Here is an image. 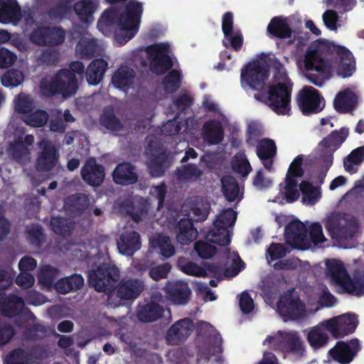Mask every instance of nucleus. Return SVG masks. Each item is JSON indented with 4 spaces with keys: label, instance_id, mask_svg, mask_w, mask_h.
<instances>
[{
    "label": "nucleus",
    "instance_id": "obj_63",
    "mask_svg": "<svg viewBox=\"0 0 364 364\" xmlns=\"http://www.w3.org/2000/svg\"><path fill=\"white\" fill-rule=\"evenodd\" d=\"M48 30L49 27H38L30 33V41L38 46H47Z\"/></svg>",
    "mask_w": 364,
    "mask_h": 364
},
{
    "label": "nucleus",
    "instance_id": "obj_47",
    "mask_svg": "<svg viewBox=\"0 0 364 364\" xmlns=\"http://www.w3.org/2000/svg\"><path fill=\"white\" fill-rule=\"evenodd\" d=\"M73 7L82 21L89 23L93 21L92 14L97 9L95 1H76Z\"/></svg>",
    "mask_w": 364,
    "mask_h": 364
},
{
    "label": "nucleus",
    "instance_id": "obj_56",
    "mask_svg": "<svg viewBox=\"0 0 364 364\" xmlns=\"http://www.w3.org/2000/svg\"><path fill=\"white\" fill-rule=\"evenodd\" d=\"M181 75L178 70H173L164 78L163 86L166 92H173L181 86Z\"/></svg>",
    "mask_w": 364,
    "mask_h": 364
},
{
    "label": "nucleus",
    "instance_id": "obj_14",
    "mask_svg": "<svg viewBox=\"0 0 364 364\" xmlns=\"http://www.w3.org/2000/svg\"><path fill=\"white\" fill-rule=\"evenodd\" d=\"M297 103L304 114L318 113L324 107L323 99L318 91L311 86H306L299 91Z\"/></svg>",
    "mask_w": 364,
    "mask_h": 364
},
{
    "label": "nucleus",
    "instance_id": "obj_15",
    "mask_svg": "<svg viewBox=\"0 0 364 364\" xmlns=\"http://www.w3.org/2000/svg\"><path fill=\"white\" fill-rule=\"evenodd\" d=\"M146 156L151 175L153 177L161 176L170 164L168 156L156 143L149 144L146 149Z\"/></svg>",
    "mask_w": 364,
    "mask_h": 364
},
{
    "label": "nucleus",
    "instance_id": "obj_25",
    "mask_svg": "<svg viewBox=\"0 0 364 364\" xmlns=\"http://www.w3.org/2000/svg\"><path fill=\"white\" fill-rule=\"evenodd\" d=\"M193 331V323L189 318L175 322L168 330L166 341L171 345H178L185 341Z\"/></svg>",
    "mask_w": 364,
    "mask_h": 364
},
{
    "label": "nucleus",
    "instance_id": "obj_5",
    "mask_svg": "<svg viewBox=\"0 0 364 364\" xmlns=\"http://www.w3.org/2000/svg\"><path fill=\"white\" fill-rule=\"evenodd\" d=\"M326 278L331 284L338 288V291L357 296L364 293V283L353 280L341 261L334 259L326 260Z\"/></svg>",
    "mask_w": 364,
    "mask_h": 364
},
{
    "label": "nucleus",
    "instance_id": "obj_30",
    "mask_svg": "<svg viewBox=\"0 0 364 364\" xmlns=\"http://www.w3.org/2000/svg\"><path fill=\"white\" fill-rule=\"evenodd\" d=\"M357 104V95L353 87L338 92L333 101L335 109L340 112L351 111Z\"/></svg>",
    "mask_w": 364,
    "mask_h": 364
},
{
    "label": "nucleus",
    "instance_id": "obj_53",
    "mask_svg": "<svg viewBox=\"0 0 364 364\" xmlns=\"http://www.w3.org/2000/svg\"><path fill=\"white\" fill-rule=\"evenodd\" d=\"M100 123L104 127L116 134L123 129V125L115 117L112 111L105 112L100 117Z\"/></svg>",
    "mask_w": 364,
    "mask_h": 364
},
{
    "label": "nucleus",
    "instance_id": "obj_40",
    "mask_svg": "<svg viewBox=\"0 0 364 364\" xmlns=\"http://www.w3.org/2000/svg\"><path fill=\"white\" fill-rule=\"evenodd\" d=\"M267 31L279 38H290L292 33L287 18L282 17L273 18L267 26Z\"/></svg>",
    "mask_w": 364,
    "mask_h": 364
},
{
    "label": "nucleus",
    "instance_id": "obj_36",
    "mask_svg": "<svg viewBox=\"0 0 364 364\" xmlns=\"http://www.w3.org/2000/svg\"><path fill=\"white\" fill-rule=\"evenodd\" d=\"M203 136L209 144H216L220 142L223 136L221 122L213 120L206 122L203 125Z\"/></svg>",
    "mask_w": 364,
    "mask_h": 364
},
{
    "label": "nucleus",
    "instance_id": "obj_31",
    "mask_svg": "<svg viewBox=\"0 0 364 364\" xmlns=\"http://www.w3.org/2000/svg\"><path fill=\"white\" fill-rule=\"evenodd\" d=\"M222 193L228 202L239 203L243 198V191L236 180L231 176H225L221 179Z\"/></svg>",
    "mask_w": 364,
    "mask_h": 364
},
{
    "label": "nucleus",
    "instance_id": "obj_6",
    "mask_svg": "<svg viewBox=\"0 0 364 364\" xmlns=\"http://www.w3.org/2000/svg\"><path fill=\"white\" fill-rule=\"evenodd\" d=\"M263 345L296 357L302 356L304 353V343L296 331H279L268 336L263 341Z\"/></svg>",
    "mask_w": 364,
    "mask_h": 364
},
{
    "label": "nucleus",
    "instance_id": "obj_58",
    "mask_svg": "<svg viewBox=\"0 0 364 364\" xmlns=\"http://www.w3.org/2000/svg\"><path fill=\"white\" fill-rule=\"evenodd\" d=\"M272 65L274 70L275 85H292L287 76L286 69L277 59H273Z\"/></svg>",
    "mask_w": 364,
    "mask_h": 364
},
{
    "label": "nucleus",
    "instance_id": "obj_43",
    "mask_svg": "<svg viewBox=\"0 0 364 364\" xmlns=\"http://www.w3.org/2000/svg\"><path fill=\"white\" fill-rule=\"evenodd\" d=\"M203 175V171L196 164H188L177 169L176 177L182 182H193L198 180Z\"/></svg>",
    "mask_w": 364,
    "mask_h": 364
},
{
    "label": "nucleus",
    "instance_id": "obj_23",
    "mask_svg": "<svg viewBox=\"0 0 364 364\" xmlns=\"http://www.w3.org/2000/svg\"><path fill=\"white\" fill-rule=\"evenodd\" d=\"M222 29L224 34L223 44L225 47H232L239 50L242 44V36L239 30L233 29V15L231 12L225 13L223 16Z\"/></svg>",
    "mask_w": 364,
    "mask_h": 364
},
{
    "label": "nucleus",
    "instance_id": "obj_55",
    "mask_svg": "<svg viewBox=\"0 0 364 364\" xmlns=\"http://www.w3.org/2000/svg\"><path fill=\"white\" fill-rule=\"evenodd\" d=\"M232 168L235 171L246 176L251 171V166L242 152L237 154L232 161Z\"/></svg>",
    "mask_w": 364,
    "mask_h": 364
},
{
    "label": "nucleus",
    "instance_id": "obj_54",
    "mask_svg": "<svg viewBox=\"0 0 364 364\" xmlns=\"http://www.w3.org/2000/svg\"><path fill=\"white\" fill-rule=\"evenodd\" d=\"M15 110L22 114L23 116L27 115L34 109L33 100L28 95L20 94L15 100Z\"/></svg>",
    "mask_w": 364,
    "mask_h": 364
},
{
    "label": "nucleus",
    "instance_id": "obj_12",
    "mask_svg": "<svg viewBox=\"0 0 364 364\" xmlns=\"http://www.w3.org/2000/svg\"><path fill=\"white\" fill-rule=\"evenodd\" d=\"M268 70L264 63L255 61L249 63L241 72V85L243 88L261 90L266 85Z\"/></svg>",
    "mask_w": 364,
    "mask_h": 364
},
{
    "label": "nucleus",
    "instance_id": "obj_42",
    "mask_svg": "<svg viewBox=\"0 0 364 364\" xmlns=\"http://www.w3.org/2000/svg\"><path fill=\"white\" fill-rule=\"evenodd\" d=\"M364 161V146H360L353 149L344 159L343 166L350 173L357 172V167Z\"/></svg>",
    "mask_w": 364,
    "mask_h": 364
},
{
    "label": "nucleus",
    "instance_id": "obj_52",
    "mask_svg": "<svg viewBox=\"0 0 364 364\" xmlns=\"http://www.w3.org/2000/svg\"><path fill=\"white\" fill-rule=\"evenodd\" d=\"M306 239L310 242L309 249L312 247L322 244L326 241L322 227L318 223H314L306 229Z\"/></svg>",
    "mask_w": 364,
    "mask_h": 364
},
{
    "label": "nucleus",
    "instance_id": "obj_38",
    "mask_svg": "<svg viewBox=\"0 0 364 364\" xmlns=\"http://www.w3.org/2000/svg\"><path fill=\"white\" fill-rule=\"evenodd\" d=\"M277 151L274 141L264 139L262 140L257 148V154L262 161L266 168L269 169L272 166V158L275 155Z\"/></svg>",
    "mask_w": 364,
    "mask_h": 364
},
{
    "label": "nucleus",
    "instance_id": "obj_64",
    "mask_svg": "<svg viewBox=\"0 0 364 364\" xmlns=\"http://www.w3.org/2000/svg\"><path fill=\"white\" fill-rule=\"evenodd\" d=\"M28 361L27 353L23 350L16 349L6 357L5 364H27Z\"/></svg>",
    "mask_w": 364,
    "mask_h": 364
},
{
    "label": "nucleus",
    "instance_id": "obj_27",
    "mask_svg": "<svg viewBox=\"0 0 364 364\" xmlns=\"http://www.w3.org/2000/svg\"><path fill=\"white\" fill-rule=\"evenodd\" d=\"M168 299L174 304L184 305L188 303L191 291L187 283L176 281L168 282L164 287Z\"/></svg>",
    "mask_w": 364,
    "mask_h": 364
},
{
    "label": "nucleus",
    "instance_id": "obj_61",
    "mask_svg": "<svg viewBox=\"0 0 364 364\" xmlns=\"http://www.w3.org/2000/svg\"><path fill=\"white\" fill-rule=\"evenodd\" d=\"M206 242L198 241L195 244V250L198 256L203 259H208L213 256L216 252L215 247L210 243L216 244L208 241L205 237Z\"/></svg>",
    "mask_w": 364,
    "mask_h": 364
},
{
    "label": "nucleus",
    "instance_id": "obj_22",
    "mask_svg": "<svg viewBox=\"0 0 364 364\" xmlns=\"http://www.w3.org/2000/svg\"><path fill=\"white\" fill-rule=\"evenodd\" d=\"M360 346L358 339H352L348 342L339 341L329 353L332 358L342 364L350 363L356 353L360 350Z\"/></svg>",
    "mask_w": 364,
    "mask_h": 364
},
{
    "label": "nucleus",
    "instance_id": "obj_20",
    "mask_svg": "<svg viewBox=\"0 0 364 364\" xmlns=\"http://www.w3.org/2000/svg\"><path fill=\"white\" fill-rule=\"evenodd\" d=\"M21 17H23L27 25L34 22L33 15L31 11L21 13L18 1H6L0 7V23L17 25Z\"/></svg>",
    "mask_w": 364,
    "mask_h": 364
},
{
    "label": "nucleus",
    "instance_id": "obj_10",
    "mask_svg": "<svg viewBox=\"0 0 364 364\" xmlns=\"http://www.w3.org/2000/svg\"><path fill=\"white\" fill-rule=\"evenodd\" d=\"M141 50L145 52L153 73L157 75L162 74L172 67L169 56L171 47L168 43H155Z\"/></svg>",
    "mask_w": 364,
    "mask_h": 364
},
{
    "label": "nucleus",
    "instance_id": "obj_33",
    "mask_svg": "<svg viewBox=\"0 0 364 364\" xmlns=\"http://www.w3.org/2000/svg\"><path fill=\"white\" fill-rule=\"evenodd\" d=\"M328 326L324 325L323 321L312 327L307 334V340L310 346L314 349L325 346L328 340Z\"/></svg>",
    "mask_w": 364,
    "mask_h": 364
},
{
    "label": "nucleus",
    "instance_id": "obj_13",
    "mask_svg": "<svg viewBox=\"0 0 364 364\" xmlns=\"http://www.w3.org/2000/svg\"><path fill=\"white\" fill-rule=\"evenodd\" d=\"M277 311L286 321L303 316L305 314V306L295 293L289 292L281 296Z\"/></svg>",
    "mask_w": 364,
    "mask_h": 364
},
{
    "label": "nucleus",
    "instance_id": "obj_16",
    "mask_svg": "<svg viewBox=\"0 0 364 364\" xmlns=\"http://www.w3.org/2000/svg\"><path fill=\"white\" fill-rule=\"evenodd\" d=\"M324 325L328 326V332L335 338L352 333L358 325L355 314H344L323 321Z\"/></svg>",
    "mask_w": 364,
    "mask_h": 364
},
{
    "label": "nucleus",
    "instance_id": "obj_32",
    "mask_svg": "<svg viewBox=\"0 0 364 364\" xmlns=\"http://www.w3.org/2000/svg\"><path fill=\"white\" fill-rule=\"evenodd\" d=\"M112 177L116 183L121 185L132 184L138 179L134 167L129 163L119 164L113 171Z\"/></svg>",
    "mask_w": 364,
    "mask_h": 364
},
{
    "label": "nucleus",
    "instance_id": "obj_62",
    "mask_svg": "<svg viewBox=\"0 0 364 364\" xmlns=\"http://www.w3.org/2000/svg\"><path fill=\"white\" fill-rule=\"evenodd\" d=\"M228 262H231L233 266L232 269H227L225 272V276L227 277H235L238 274L242 269L244 268L245 263L241 260L238 254L235 252H229L227 257Z\"/></svg>",
    "mask_w": 364,
    "mask_h": 364
},
{
    "label": "nucleus",
    "instance_id": "obj_28",
    "mask_svg": "<svg viewBox=\"0 0 364 364\" xmlns=\"http://www.w3.org/2000/svg\"><path fill=\"white\" fill-rule=\"evenodd\" d=\"M117 245L120 254L131 257L141 248L140 235L134 230H127L121 234Z\"/></svg>",
    "mask_w": 364,
    "mask_h": 364
},
{
    "label": "nucleus",
    "instance_id": "obj_37",
    "mask_svg": "<svg viewBox=\"0 0 364 364\" xmlns=\"http://www.w3.org/2000/svg\"><path fill=\"white\" fill-rule=\"evenodd\" d=\"M163 308L154 301L139 305L137 310L138 318L143 322H151L161 316Z\"/></svg>",
    "mask_w": 364,
    "mask_h": 364
},
{
    "label": "nucleus",
    "instance_id": "obj_9",
    "mask_svg": "<svg viewBox=\"0 0 364 364\" xmlns=\"http://www.w3.org/2000/svg\"><path fill=\"white\" fill-rule=\"evenodd\" d=\"M326 228L333 238L338 240H348L355 235L358 223L354 217L347 214H333L328 217Z\"/></svg>",
    "mask_w": 364,
    "mask_h": 364
},
{
    "label": "nucleus",
    "instance_id": "obj_11",
    "mask_svg": "<svg viewBox=\"0 0 364 364\" xmlns=\"http://www.w3.org/2000/svg\"><path fill=\"white\" fill-rule=\"evenodd\" d=\"M119 277V271L114 265L103 264L88 274L90 284L97 291H109Z\"/></svg>",
    "mask_w": 364,
    "mask_h": 364
},
{
    "label": "nucleus",
    "instance_id": "obj_57",
    "mask_svg": "<svg viewBox=\"0 0 364 364\" xmlns=\"http://www.w3.org/2000/svg\"><path fill=\"white\" fill-rule=\"evenodd\" d=\"M30 151L31 149L20 139L15 141L10 147V152L13 156L20 162H24L28 159Z\"/></svg>",
    "mask_w": 364,
    "mask_h": 364
},
{
    "label": "nucleus",
    "instance_id": "obj_49",
    "mask_svg": "<svg viewBox=\"0 0 364 364\" xmlns=\"http://www.w3.org/2000/svg\"><path fill=\"white\" fill-rule=\"evenodd\" d=\"M48 119V114L42 109H35L23 116L22 120L28 126L33 127H41L44 126Z\"/></svg>",
    "mask_w": 364,
    "mask_h": 364
},
{
    "label": "nucleus",
    "instance_id": "obj_60",
    "mask_svg": "<svg viewBox=\"0 0 364 364\" xmlns=\"http://www.w3.org/2000/svg\"><path fill=\"white\" fill-rule=\"evenodd\" d=\"M50 225L53 231L60 235H65L74 228V224L70 220L58 217L52 218Z\"/></svg>",
    "mask_w": 364,
    "mask_h": 364
},
{
    "label": "nucleus",
    "instance_id": "obj_1",
    "mask_svg": "<svg viewBox=\"0 0 364 364\" xmlns=\"http://www.w3.org/2000/svg\"><path fill=\"white\" fill-rule=\"evenodd\" d=\"M142 12V4L139 1H112L100 18L97 28L105 36L114 28L115 42L122 46L139 31Z\"/></svg>",
    "mask_w": 364,
    "mask_h": 364
},
{
    "label": "nucleus",
    "instance_id": "obj_4",
    "mask_svg": "<svg viewBox=\"0 0 364 364\" xmlns=\"http://www.w3.org/2000/svg\"><path fill=\"white\" fill-rule=\"evenodd\" d=\"M298 65L306 71L314 73L305 74L306 77L314 85L321 87L325 80L333 75V65L330 60L325 59L314 48H309L305 53L303 60L298 61Z\"/></svg>",
    "mask_w": 364,
    "mask_h": 364
},
{
    "label": "nucleus",
    "instance_id": "obj_21",
    "mask_svg": "<svg viewBox=\"0 0 364 364\" xmlns=\"http://www.w3.org/2000/svg\"><path fill=\"white\" fill-rule=\"evenodd\" d=\"M348 135V130L346 128L331 132L318 144V150L321 152V156L326 158L331 163L333 153L344 142Z\"/></svg>",
    "mask_w": 364,
    "mask_h": 364
},
{
    "label": "nucleus",
    "instance_id": "obj_39",
    "mask_svg": "<svg viewBox=\"0 0 364 364\" xmlns=\"http://www.w3.org/2000/svg\"><path fill=\"white\" fill-rule=\"evenodd\" d=\"M198 231L193 227V223L188 219H181L178 223V232L176 240L181 245H187L193 241Z\"/></svg>",
    "mask_w": 364,
    "mask_h": 364
},
{
    "label": "nucleus",
    "instance_id": "obj_51",
    "mask_svg": "<svg viewBox=\"0 0 364 364\" xmlns=\"http://www.w3.org/2000/svg\"><path fill=\"white\" fill-rule=\"evenodd\" d=\"M59 274L58 270L50 265H43L40 268L38 282L46 287H51Z\"/></svg>",
    "mask_w": 364,
    "mask_h": 364
},
{
    "label": "nucleus",
    "instance_id": "obj_3",
    "mask_svg": "<svg viewBox=\"0 0 364 364\" xmlns=\"http://www.w3.org/2000/svg\"><path fill=\"white\" fill-rule=\"evenodd\" d=\"M70 70H62L54 76L43 78L40 85L41 95L49 97L59 94L63 98L75 95L77 89L75 73L82 74L85 67L81 62L75 61L70 64Z\"/></svg>",
    "mask_w": 364,
    "mask_h": 364
},
{
    "label": "nucleus",
    "instance_id": "obj_50",
    "mask_svg": "<svg viewBox=\"0 0 364 364\" xmlns=\"http://www.w3.org/2000/svg\"><path fill=\"white\" fill-rule=\"evenodd\" d=\"M96 43L90 36L82 37L76 46V54L80 58H88L96 51Z\"/></svg>",
    "mask_w": 364,
    "mask_h": 364
},
{
    "label": "nucleus",
    "instance_id": "obj_18",
    "mask_svg": "<svg viewBox=\"0 0 364 364\" xmlns=\"http://www.w3.org/2000/svg\"><path fill=\"white\" fill-rule=\"evenodd\" d=\"M334 50L339 58L336 61H331L333 65V73H336L337 75L343 78L348 77L355 70V61L352 53L341 46H335Z\"/></svg>",
    "mask_w": 364,
    "mask_h": 364
},
{
    "label": "nucleus",
    "instance_id": "obj_59",
    "mask_svg": "<svg viewBox=\"0 0 364 364\" xmlns=\"http://www.w3.org/2000/svg\"><path fill=\"white\" fill-rule=\"evenodd\" d=\"M23 73L17 70H10L1 77V83L4 87H16L23 81Z\"/></svg>",
    "mask_w": 364,
    "mask_h": 364
},
{
    "label": "nucleus",
    "instance_id": "obj_19",
    "mask_svg": "<svg viewBox=\"0 0 364 364\" xmlns=\"http://www.w3.org/2000/svg\"><path fill=\"white\" fill-rule=\"evenodd\" d=\"M285 238L292 247L303 250L309 249L310 242L306 239V228L299 220H294L287 225Z\"/></svg>",
    "mask_w": 364,
    "mask_h": 364
},
{
    "label": "nucleus",
    "instance_id": "obj_7",
    "mask_svg": "<svg viewBox=\"0 0 364 364\" xmlns=\"http://www.w3.org/2000/svg\"><path fill=\"white\" fill-rule=\"evenodd\" d=\"M292 85H273L269 87L267 95L255 94L254 97L267 104L278 114H289L291 110V92Z\"/></svg>",
    "mask_w": 364,
    "mask_h": 364
},
{
    "label": "nucleus",
    "instance_id": "obj_26",
    "mask_svg": "<svg viewBox=\"0 0 364 364\" xmlns=\"http://www.w3.org/2000/svg\"><path fill=\"white\" fill-rule=\"evenodd\" d=\"M144 282L139 279H122L117 287V296L124 300H134L144 290Z\"/></svg>",
    "mask_w": 364,
    "mask_h": 364
},
{
    "label": "nucleus",
    "instance_id": "obj_34",
    "mask_svg": "<svg viewBox=\"0 0 364 364\" xmlns=\"http://www.w3.org/2000/svg\"><path fill=\"white\" fill-rule=\"evenodd\" d=\"M107 63L102 59L93 60L87 67L86 70L87 81L90 85H96L103 78L104 74L107 68Z\"/></svg>",
    "mask_w": 364,
    "mask_h": 364
},
{
    "label": "nucleus",
    "instance_id": "obj_24",
    "mask_svg": "<svg viewBox=\"0 0 364 364\" xmlns=\"http://www.w3.org/2000/svg\"><path fill=\"white\" fill-rule=\"evenodd\" d=\"M82 180L91 186H100L105 176V168L95 158H89L81 168Z\"/></svg>",
    "mask_w": 364,
    "mask_h": 364
},
{
    "label": "nucleus",
    "instance_id": "obj_29",
    "mask_svg": "<svg viewBox=\"0 0 364 364\" xmlns=\"http://www.w3.org/2000/svg\"><path fill=\"white\" fill-rule=\"evenodd\" d=\"M135 78V73L132 68L128 66H122L113 74L112 85L117 89L127 92L132 87Z\"/></svg>",
    "mask_w": 364,
    "mask_h": 364
},
{
    "label": "nucleus",
    "instance_id": "obj_41",
    "mask_svg": "<svg viewBox=\"0 0 364 364\" xmlns=\"http://www.w3.org/2000/svg\"><path fill=\"white\" fill-rule=\"evenodd\" d=\"M149 244L151 248L159 250L164 257L168 258L175 254V247L168 236L159 235L151 238Z\"/></svg>",
    "mask_w": 364,
    "mask_h": 364
},
{
    "label": "nucleus",
    "instance_id": "obj_17",
    "mask_svg": "<svg viewBox=\"0 0 364 364\" xmlns=\"http://www.w3.org/2000/svg\"><path fill=\"white\" fill-rule=\"evenodd\" d=\"M41 151L36 161V169L40 171H48L54 168L58 161V154L54 144L47 139L38 142Z\"/></svg>",
    "mask_w": 364,
    "mask_h": 364
},
{
    "label": "nucleus",
    "instance_id": "obj_8",
    "mask_svg": "<svg viewBox=\"0 0 364 364\" xmlns=\"http://www.w3.org/2000/svg\"><path fill=\"white\" fill-rule=\"evenodd\" d=\"M237 219V213L231 208L223 210L214 222L213 228L206 235L208 241L219 245H227L230 242V228Z\"/></svg>",
    "mask_w": 364,
    "mask_h": 364
},
{
    "label": "nucleus",
    "instance_id": "obj_2",
    "mask_svg": "<svg viewBox=\"0 0 364 364\" xmlns=\"http://www.w3.org/2000/svg\"><path fill=\"white\" fill-rule=\"evenodd\" d=\"M304 159V155L297 156L289 166L285 181L280 183L279 193L272 200L274 203L283 204L284 202L292 203L296 200L300 192L302 193V202L304 204L312 205L316 203L321 198V188L314 186L306 181H302L298 186V178L304 174L301 168Z\"/></svg>",
    "mask_w": 364,
    "mask_h": 364
},
{
    "label": "nucleus",
    "instance_id": "obj_35",
    "mask_svg": "<svg viewBox=\"0 0 364 364\" xmlns=\"http://www.w3.org/2000/svg\"><path fill=\"white\" fill-rule=\"evenodd\" d=\"M84 284L83 277L78 274L59 279L54 285L55 289L60 294H65L80 289Z\"/></svg>",
    "mask_w": 364,
    "mask_h": 364
},
{
    "label": "nucleus",
    "instance_id": "obj_46",
    "mask_svg": "<svg viewBox=\"0 0 364 364\" xmlns=\"http://www.w3.org/2000/svg\"><path fill=\"white\" fill-rule=\"evenodd\" d=\"M89 204L87 197L85 194H75L68 198L65 201V208L67 211L77 215L85 210Z\"/></svg>",
    "mask_w": 364,
    "mask_h": 364
},
{
    "label": "nucleus",
    "instance_id": "obj_44",
    "mask_svg": "<svg viewBox=\"0 0 364 364\" xmlns=\"http://www.w3.org/2000/svg\"><path fill=\"white\" fill-rule=\"evenodd\" d=\"M24 301L16 295H9L4 298L2 304L0 306V310L8 316L16 315L23 309Z\"/></svg>",
    "mask_w": 364,
    "mask_h": 364
},
{
    "label": "nucleus",
    "instance_id": "obj_45",
    "mask_svg": "<svg viewBox=\"0 0 364 364\" xmlns=\"http://www.w3.org/2000/svg\"><path fill=\"white\" fill-rule=\"evenodd\" d=\"M210 204L203 199H196L192 203L188 217L192 221H204L209 213Z\"/></svg>",
    "mask_w": 364,
    "mask_h": 364
},
{
    "label": "nucleus",
    "instance_id": "obj_48",
    "mask_svg": "<svg viewBox=\"0 0 364 364\" xmlns=\"http://www.w3.org/2000/svg\"><path fill=\"white\" fill-rule=\"evenodd\" d=\"M177 266L183 273L190 276L204 277L207 274L203 267L184 257L178 258Z\"/></svg>",
    "mask_w": 364,
    "mask_h": 364
}]
</instances>
